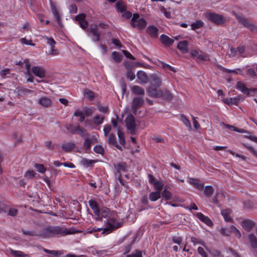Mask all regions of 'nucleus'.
Returning a JSON list of instances; mask_svg holds the SVG:
<instances>
[{"label": "nucleus", "mask_w": 257, "mask_h": 257, "mask_svg": "<svg viewBox=\"0 0 257 257\" xmlns=\"http://www.w3.org/2000/svg\"><path fill=\"white\" fill-rule=\"evenodd\" d=\"M94 151L99 154L103 155L104 149L101 145H96L93 148Z\"/></svg>", "instance_id": "nucleus-52"}, {"label": "nucleus", "mask_w": 257, "mask_h": 257, "mask_svg": "<svg viewBox=\"0 0 257 257\" xmlns=\"http://www.w3.org/2000/svg\"><path fill=\"white\" fill-rule=\"evenodd\" d=\"M206 18L210 22L216 25H222L226 21V18L221 15L208 13L205 14Z\"/></svg>", "instance_id": "nucleus-4"}, {"label": "nucleus", "mask_w": 257, "mask_h": 257, "mask_svg": "<svg viewBox=\"0 0 257 257\" xmlns=\"http://www.w3.org/2000/svg\"><path fill=\"white\" fill-rule=\"evenodd\" d=\"M126 77L128 79L130 80H133L136 77L135 73L131 71H127L126 74Z\"/></svg>", "instance_id": "nucleus-56"}, {"label": "nucleus", "mask_w": 257, "mask_h": 257, "mask_svg": "<svg viewBox=\"0 0 257 257\" xmlns=\"http://www.w3.org/2000/svg\"><path fill=\"white\" fill-rule=\"evenodd\" d=\"M116 8L118 11L123 13L126 10V7L122 1H119L116 3Z\"/></svg>", "instance_id": "nucleus-33"}, {"label": "nucleus", "mask_w": 257, "mask_h": 257, "mask_svg": "<svg viewBox=\"0 0 257 257\" xmlns=\"http://www.w3.org/2000/svg\"><path fill=\"white\" fill-rule=\"evenodd\" d=\"M96 221H102V218H105L106 221H105L106 227L104 228L102 234H108L116 229L121 227V224L117 222L116 220L113 217H111V212L110 209L107 207H102L99 210L98 215H96Z\"/></svg>", "instance_id": "nucleus-1"}, {"label": "nucleus", "mask_w": 257, "mask_h": 257, "mask_svg": "<svg viewBox=\"0 0 257 257\" xmlns=\"http://www.w3.org/2000/svg\"><path fill=\"white\" fill-rule=\"evenodd\" d=\"M196 216L201 221L206 224L209 226H212L213 224L211 219L207 216L204 215L202 213L198 212Z\"/></svg>", "instance_id": "nucleus-14"}, {"label": "nucleus", "mask_w": 257, "mask_h": 257, "mask_svg": "<svg viewBox=\"0 0 257 257\" xmlns=\"http://www.w3.org/2000/svg\"><path fill=\"white\" fill-rule=\"evenodd\" d=\"M126 126L127 129L131 132L132 135H135L136 133L135 119L134 116L132 114H128L125 118Z\"/></svg>", "instance_id": "nucleus-6"}, {"label": "nucleus", "mask_w": 257, "mask_h": 257, "mask_svg": "<svg viewBox=\"0 0 257 257\" xmlns=\"http://www.w3.org/2000/svg\"><path fill=\"white\" fill-rule=\"evenodd\" d=\"M43 250L44 252H45L47 253L50 254L54 256H57L60 255L62 254V252L61 251L49 250L48 249L44 248H43Z\"/></svg>", "instance_id": "nucleus-44"}, {"label": "nucleus", "mask_w": 257, "mask_h": 257, "mask_svg": "<svg viewBox=\"0 0 257 257\" xmlns=\"http://www.w3.org/2000/svg\"><path fill=\"white\" fill-rule=\"evenodd\" d=\"M117 172L118 173H120L121 171H125L126 169V165L125 163L122 162L121 163L117 164L115 166Z\"/></svg>", "instance_id": "nucleus-42"}, {"label": "nucleus", "mask_w": 257, "mask_h": 257, "mask_svg": "<svg viewBox=\"0 0 257 257\" xmlns=\"http://www.w3.org/2000/svg\"><path fill=\"white\" fill-rule=\"evenodd\" d=\"M82 137H89V134L87 132V131L83 127L77 125V133Z\"/></svg>", "instance_id": "nucleus-36"}, {"label": "nucleus", "mask_w": 257, "mask_h": 257, "mask_svg": "<svg viewBox=\"0 0 257 257\" xmlns=\"http://www.w3.org/2000/svg\"><path fill=\"white\" fill-rule=\"evenodd\" d=\"M162 196L166 200L171 199L172 198L171 193L165 189L162 193Z\"/></svg>", "instance_id": "nucleus-53"}, {"label": "nucleus", "mask_w": 257, "mask_h": 257, "mask_svg": "<svg viewBox=\"0 0 257 257\" xmlns=\"http://www.w3.org/2000/svg\"><path fill=\"white\" fill-rule=\"evenodd\" d=\"M39 103L44 107H48L51 105L52 101L47 97H42L39 99Z\"/></svg>", "instance_id": "nucleus-17"}, {"label": "nucleus", "mask_w": 257, "mask_h": 257, "mask_svg": "<svg viewBox=\"0 0 257 257\" xmlns=\"http://www.w3.org/2000/svg\"><path fill=\"white\" fill-rule=\"evenodd\" d=\"M188 42L184 40L180 41L178 43L177 48L179 49L183 53H187L188 52Z\"/></svg>", "instance_id": "nucleus-16"}, {"label": "nucleus", "mask_w": 257, "mask_h": 257, "mask_svg": "<svg viewBox=\"0 0 257 257\" xmlns=\"http://www.w3.org/2000/svg\"><path fill=\"white\" fill-rule=\"evenodd\" d=\"M36 174V173L34 171L28 170L25 173L24 176L28 179H33L35 177Z\"/></svg>", "instance_id": "nucleus-51"}, {"label": "nucleus", "mask_w": 257, "mask_h": 257, "mask_svg": "<svg viewBox=\"0 0 257 257\" xmlns=\"http://www.w3.org/2000/svg\"><path fill=\"white\" fill-rule=\"evenodd\" d=\"M203 23L200 20L196 21L195 22L191 25V29L193 30H195L197 29H199L203 26Z\"/></svg>", "instance_id": "nucleus-41"}, {"label": "nucleus", "mask_w": 257, "mask_h": 257, "mask_svg": "<svg viewBox=\"0 0 257 257\" xmlns=\"http://www.w3.org/2000/svg\"><path fill=\"white\" fill-rule=\"evenodd\" d=\"M32 92L33 91L27 88H21L18 90V94L20 96H23L26 94L28 93H32Z\"/></svg>", "instance_id": "nucleus-47"}, {"label": "nucleus", "mask_w": 257, "mask_h": 257, "mask_svg": "<svg viewBox=\"0 0 257 257\" xmlns=\"http://www.w3.org/2000/svg\"><path fill=\"white\" fill-rule=\"evenodd\" d=\"M224 125L226 127H227V128H228L230 130L234 131L235 132L241 133H246V131H245L244 129H239L234 126L231 125L227 124H224Z\"/></svg>", "instance_id": "nucleus-43"}, {"label": "nucleus", "mask_w": 257, "mask_h": 257, "mask_svg": "<svg viewBox=\"0 0 257 257\" xmlns=\"http://www.w3.org/2000/svg\"><path fill=\"white\" fill-rule=\"evenodd\" d=\"M80 25V27L84 30L86 32H87V29H88V23L87 21H85L84 20V21H82L81 22H80L79 23Z\"/></svg>", "instance_id": "nucleus-58"}, {"label": "nucleus", "mask_w": 257, "mask_h": 257, "mask_svg": "<svg viewBox=\"0 0 257 257\" xmlns=\"http://www.w3.org/2000/svg\"><path fill=\"white\" fill-rule=\"evenodd\" d=\"M11 254L14 257H31L28 254H25L22 251L10 250Z\"/></svg>", "instance_id": "nucleus-32"}, {"label": "nucleus", "mask_w": 257, "mask_h": 257, "mask_svg": "<svg viewBox=\"0 0 257 257\" xmlns=\"http://www.w3.org/2000/svg\"><path fill=\"white\" fill-rule=\"evenodd\" d=\"M117 136L119 139V143L123 146L125 145V139L124 137V133L122 131V128H118V131H117Z\"/></svg>", "instance_id": "nucleus-24"}, {"label": "nucleus", "mask_w": 257, "mask_h": 257, "mask_svg": "<svg viewBox=\"0 0 257 257\" xmlns=\"http://www.w3.org/2000/svg\"><path fill=\"white\" fill-rule=\"evenodd\" d=\"M84 93L86 96L87 98L90 100H93L95 98L94 93L88 89H85L84 90Z\"/></svg>", "instance_id": "nucleus-40"}, {"label": "nucleus", "mask_w": 257, "mask_h": 257, "mask_svg": "<svg viewBox=\"0 0 257 257\" xmlns=\"http://www.w3.org/2000/svg\"><path fill=\"white\" fill-rule=\"evenodd\" d=\"M241 225L245 231L248 232L255 226V223L252 220L246 219L241 221Z\"/></svg>", "instance_id": "nucleus-11"}, {"label": "nucleus", "mask_w": 257, "mask_h": 257, "mask_svg": "<svg viewBox=\"0 0 257 257\" xmlns=\"http://www.w3.org/2000/svg\"><path fill=\"white\" fill-rule=\"evenodd\" d=\"M69 12L71 14H76L77 12V8L76 5L72 4L69 6Z\"/></svg>", "instance_id": "nucleus-61"}, {"label": "nucleus", "mask_w": 257, "mask_h": 257, "mask_svg": "<svg viewBox=\"0 0 257 257\" xmlns=\"http://www.w3.org/2000/svg\"><path fill=\"white\" fill-rule=\"evenodd\" d=\"M93 143L92 140L89 138V137H87L84 138V142L83 143V149L86 151L89 150L90 149L91 145Z\"/></svg>", "instance_id": "nucleus-30"}, {"label": "nucleus", "mask_w": 257, "mask_h": 257, "mask_svg": "<svg viewBox=\"0 0 257 257\" xmlns=\"http://www.w3.org/2000/svg\"><path fill=\"white\" fill-rule=\"evenodd\" d=\"M34 167L39 173H44L46 171V168L43 164L36 163Z\"/></svg>", "instance_id": "nucleus-46"}, {"label": "nucleus", "mask_w": 257, "mask_h": 257, "mask_svg": "<svg viewBox=\"0 0 257 257\" xmlns=\"http://www.w3.org/2000/svg\"><path fill=\"white\" fill-rule=\"evenodd\" d=\"M160 41L165 45L170 46L173 45L174 42V40L169 38L168 36L163 34L160 36Z\"/></svg>", "instance_id": "nucleus-15"}, {"label": "nucleus", "mask_w": 257, "mask_h": 257, "mask_svg": "<svg viewBox=\"0 0 257 257\" xmlns=\"http://www.w3.org/2000/svg\"><path fill=\"white\" fill-rule=\"evenodd\" d=\"M18 210L17 209L15 208H10L8 214L12 216H15L18 214Z\"/></svg>", "instance_id": "nucleus-62"}, {"label": "nucleus", "mask_w": 257, "mask_h": 257, "mask_svg": "<svg viewBox=\"0 0 257 257\" xmlns=\"http://www.w3.org/2000/svg\"><path fill=\"white\" fill-rule=\"evenodd\" d=\"M231 212V211L229 209H224L221 211V214L226 221L230 222L232 221V218L230 217Z\"/></svg>", "instance_id": "nucleus-31"}, {"label": "nucleus", "mask_w": 257, "mask_h": 257, "mask_svg": "<svg viewBox=\"0 0 257 257\" xmlns=\"http://www.w3.org/2000/svg\"><path fill=\"white\" fill-rule=\"evenodd\" d=\"M161 63H162V66L163 68H164L165 69H168L169 70H171L174 72H176V70L173 67H172L171 66H170L167 64H166L163 62H162Z\"/></svg>", "instance_id": "nucleus-60"}, {"label": "nucleus", "mask_w": 257, "mask_h": 257, "mask_svg": "<svg viewBox=\"0 0 257 257\" xmlns=\"http://www.w3.org/2000/svg\"><path fill=\"white\" fill-rule=\"evenodd\" d=\"M230 231L234 234L238 238H240L241 236L240 231L233 225L230 226Z\"/></svg>", "instance_id": "nucleus-49"}, {"label": "nucleus", "mask_w": 257, "mask_h": 257, "mask_svg": "<svg viewBox=\"0 0 257 257\" xmlns=\"http://www.w3.org/2000/svg\"><path fill=\"white\" fill-rule=\"evenodd\" d=\"M198 252L201 254L203 257H207V254L205 251L204 249L202 247H199L198 248Z\"/></svg>", "instance_id": "nucleus-64"}, {"label": "nucleus", "mask_w": 257, "mask_h": 257, "mask_svg": "<svg viewBox=\"0 0 257 257\" xmlns=\"http://www.w3.org/2000/svg\"><path fill=\"white\" fill-rule=\"evenodd\" d=\"M237 89L240 90L243 94L249 95L248 89L241 82H238L236 84Z\"/></svg>", "instance_id": "nucleus-28"}, {"label": "nucleus", "mask_w": 257, "mask_h": 257, "mask_svg": "<svg viewBox=\"0 0 257 257\" xmlns=\"http://www.w3.org/2000/svg\"><path fill=\"white\" fill-rule=\"evenodd\" d=\"M32 72L40 78H43L45 76L46 71L43 68L38 66H34L32 68Z\"/></svg>", "instance_id": "nucleus-12"}, {"label": "nucleus", "mask_w": 257, "mask_h": 257, "mask_svg": "<svg viewBox=\"0 0 257 257\" xmlns=\"http://www.w3.org/2000/svg\"><path fill=\"white\" fill-rule=\"evenodd\" d=\"M93 113V109L91 107L84 108V114L86 116H90Z\"/></svg>", "instance_id": "nucleus-54"}, {"label": "nucleus", "mask_w": 257, "mask_h": 257, "mask_svg": "<svg viewBox=\"0 0 257 257\" xmlns=\"http://www.w3.org/2000/svg\"><path fill=\"white\" fill-rule=\"evenodd\" d=\"M203 189L204 194L207 197H210L214 192V189L211 186H206Z\"/></svg>", "instance_id": "nucleus-29"}, {"label": "nucleus", "mask_w": 257, "mask_h": 257, "mask_svg": "<svg viewBox=\"0 0 257 257\" xmlns=\"http://www.w3.org/2000/svg\"><path fill=\"white\" fill-rule=\"evenodd\" d=\"M72 233L70 230L64 227L49 226L43 230L41 235L44 238L58 237L71 234Z\"/></svg>", "instance_id": "nucleus-2"}, {"label": "nucleus", "mask_w": 257, "mask_h": 257, "mask_svg": "<svg viewBox=\"0 0 257 257\" xmlns=\"http://www.w3.org/2000/svg\"><path fill=\"white\" fill-rule=\"evenodd\" d=\"M75 147V145L73 143H67L63 144L62 145V149L65 152H70Z\"/></svg>", "instance_id": "nucleus-25"}, {"label": "nucleus", "mask_w": 257, "mask_h": 257, "mask_svg": "<svg viewBox=\"0 0 257 257\" xmlns=\"http://www.w3.org/2000/svg\"><path fill=\"white\" fill-rule=\"evenodd\" d=\"M117 136L119 139V143L123 146L125 145V139L124 137V133L122 131V128H118V131H117Z\"/></svg>", "instance_id": "nucleus-23"}, {"label": "nucleus", "mask_w": 257, "mask_h": 257, "mask_svg": "<svg viewBox=\"0 0 257 257\" xmlns=\"http://www.w3.org/2000/svg\"><path fill=\"white\" fill-rule=\"evenodd\" d=\"M144 103V100L141 97H135L133 99L132 104V110L135 114H137V111Z\"/></svg>", "instance_id": "nucleus-9"}, {"label": "nucleus", "mask_w": 257, "mask_h": 257, "mask_svg": "<svg viewBox=\"0 0 257 257\" xmlns=\"http://www.w3.org/2000/svg\"><path fill=\"white\" fill-rule=\"evenodd\" d=\"M236 17L238 22L245 27L248 29L252 33L257 34V26L250 23L247 19L241 16H236Z\"/></svg>", "instance_id": "nucleus-5"}, {"label": "nucleus", "mask_w": 257, "mask_h": 257, "mask_svg": "<svg viewBox=\"0 0 257 257\" xmlns=\"http://www.w3.org/2000/svg\"><path fill=\"white\" fill-rule=\"evenodd\" d=\"M131 24L132 27L137 28L139 30H142L145 28L147 23L144 18H140L138 14H134L131 20Z\"/></svg>", "instance_id": "nucleus-3"}, {"label": "nucleus", "mask_w": 257, "mask_h": 257, "mask_svg": "<svg viewBox=\"0 0 257 257\" xmlns=\"http://www.w3.org/2000/svg\"><path fill=\"white\" fill-rule=\"evenodd\" d=\"M161 97L166 100L170 101L172 100L173 95L169 90H166L164 92L162 91Z\"/></svg>", "instance_id": "nucleus-38"}, {"label": "nucleus", "mask_w": 257, "mask_h": 257, "mask_svg": "<svg viewBox=\"0 0 257 257\" xmlns=\"http://www.w3.org/2000/svg\"><path fill=\"white\" fill-rule=\"evenodd\" d=\"M224 102L228 105H237V99L235 98H226L224 100Z\"/></svg>", "instance_id": "nucleus-45"}, {"label": "nucleus", "mask_w": 257, "mask_h": 257, "mask_svg": "<svg viewBox=\"0 0 257 257\" xmlns=\"http://www.w3.org/2000/svg\"><path fill=\"white\" fill-rule=\"evenodd\" d=\"M161 197L159 191L152 192L149 195V199L152 201H155Z\"/></svg>", "instance_id": "nucleus-37"}, {"label": "nucleus", "mask_w": 257, "mask_h": 257, "mask_svg": "<svg viewBox=\"0 0 257 257\" xmlns=\"http://www.w3.org/2000/svg\"><path fill=\"white\" fill-rule=\"evenodd\" d=\"M51 11L52 12V13H53V15L54 16L58 25L61 28L63 27V26L62 23L61 22V16H60L59 13H58V10H57L56 7L52 4H51Z\"/></svg>", "instance_id": "nucleus-13"}, {"label": "nucleus", "mask_w": 257, "mask_h": 257, "mask_svg": "<svg viewBox=\"0 0 257 257\" xmlns=\"http://www.w3.org/2000/svg\"><path fill=\"white\" fill-rule=\"evenodd\" d=\"M67 130L72 134H76L77 131V125L68 124L66 126Z\"/></svg>", "instance_id": "nucleus-50"}, {"label": "nucleus", "mask_w": 257, "mask_h": 257, "mask_svg": "<svg viewBox=\"0 0 257 257\" xmlns=\"http://www.w3.org/2000/svg\"><path fill=\"white\" fill-rule=\"evenodd\" d=\"M151 77L152 82L150 85H153L154 86L156 87H160L161 85L162 81L158 76L156 74H153L151 75Z\"/></svg>", "instance_id": "nucleus-22"}, {"label": "nucleus", "mask_w": 257, "mask_h": 257, "mask_svg": "<svg viewBox=\"0 0 257 257\" xmlns=\"http://www.w3.org/2000/svg\"><path fill=\"white\" fill-rule=\"evenodd\" d=\"M111 130V126H110V125L108 124V125H105L104 126V128H103L104 136L107 137L108 136V133L110 132Z\"/></svg>", "instance_id": "nucleus-59"}, {"label": "nucleus", "mask_w": 257, "mask_h": 257, "mask_svg": "<svg viewBox=\"0 0 257 257\" xmlns=\"http://www.w3.org/2000/svg\"><path fill=\"white\" fill-rule=\"evenodd\" d=\"M107 143L109 145L115 147L118 150L122 151V148L118 145L116 137L113 133H111L108 135Z\"/></svg>", "instance_id": "nucleus-10"}, {"label": "nucleus", "mask_w": 257, "mask_h": 257, "mask_svg": "<svg viewBox=\"0 0 257 257\" xmlns=\"http://www.w3.org/2000/svg\"><path fill=\"white\" fill-rule=\"evenodd\" d=\"M89 205L91 208L93 210L95 215H98L100 209L97 202L93 199H91L88 201Z\"/></svg>", "instance_id": "nucleus-21"}, {"label": "nucleus", "mask_w": 257, "mask_h": 257, "mask_svg": "<svg viewBox=\"0 0 257 257\" xmlns=\"http://www.w3.org/2000/svg\"><path fill=\"white\" fill-rule=\"evenodd\" d=\"M132 91L133 93L136 95H142L145 94V90L141 87L138 85H134L131 88Z\"/></svg>", "instance_id": "nucleus-26"}, {"label": "nucleus", "mask_w": 257, "mask_h": 257, "mask_svg": "<svg viewBox=\"0 0 257 257\" xmlns=\"http://www.w3.org/2000/svg\"><path fill=\"white\" fill-rule=\"evenodd\" d=\"M104 118V116H100L99 115H96L93 117L92 121L94 123L99 125L102 123Z\"/></svg>", "instance_id": "nucleus-39"}, {"label": "nucleus", "mask_w": 257, "mask_h": 257, "mask_svg": "<svg viewBox=\"0 0 257 257\" xmlns=\"http://www.w3.org/2000/svg\"><path fill=\"white\" fill-rule=\"evenodd\" d=\"M86 15L84 14H80L76 16L75 19L76 21H78L79 23L84 21L85 19Z\"/></svg>", "instance_id": "nucleus-57"}, {"label": "nucleus", "mask_w": 257, "mask_h": 257, "mask_svg": "<svg viewBox=\"0 0 257 257\" xmlns=\"http://www.w3.org/2000/svg\"><path fill=\"white\" fill-rule=\"evenodd\" d=\"M46 147L50 150H54L55 147H59L58 145L53 144L51 141H46L45 142Z\"/></svg>", "instance_id": "nucleus-55"}, {"label": "nucleus", "mask_w": 257, "mask_h": 257, "mask_svg": "<svg viewBox=\"0 0 257 257\" xmlns=\"http://www.w3.org/2000/svg\"><path fill=\"white\" fill-rule=\"evenodd\" d=\"M148 34L153 38H157L158 35V29L154 26H149L147 29Z\"/></svg>", "instance_id": "nucleus-19"}, {"label": "nucleus", "mask_w": 257, "mask_h": 257, "mask_svg": "<svg viewBox=\"0 0 257 257\" xmlns=\"http://www.w3.org/2000/svg\"><path fill=\"white\" fill-rule=\"evenodd\" d=\"M153 185L155 188L157 190V191H160L162 190L164 184L160 181H156L154 184Z\"/></svg>", "instance_id": "nucleus-48"}, {"label": "nucleus", "mask_w": 257, "mask_h": 257, "mask_svg": "<svg viewBox=\"0 0 257 257\" xmlns=\"http://www.w3.org/2000/svg\"><path fill=\"white\" fill-rule=\"evenodd\" d=\"M159 87L150 85L147 89L149 95L153 98L161 97L162 95V90Z\"/></svg>", "instance_id": "nucleus-7"}, {"label": "nucleus", "mask_w": 257, "mask_h": 257, "mask_svg": "<svg viewBox=\"0 0 257 257\" xmlns=\"http://www.w3.org/2000/svg\"><path fill=\"white\" fill-rule=\"evenodd\" d=\"M138 79L141 83H147L148 81V77L147 74L143 71H139L137 74Z\"/></svg>", "instance_id": "nucleus-18"}, {"label": "nucleus", "mask_w": 257, "mask_h": 257, "mask_svg": "<svg viewBox=\"0 0 257 257\" xmlns=\"http://www.w3.org/2000/svg\"><path fill=\"white\" fill-rule=\"evenodd\" d=\"M127 257H142V252L140 250H137L136 253H133L127 255Z\"/></svg>", "instance_id": "nucleus-63"}, {"label": "nucleus", "mask_w": 257, "mask_h": 257, "mask_svg": "<svg viewBox=\"0 0 257 257\" xmlns=\"http://www.w3.org/2000/svg\"><path fill=\"white\" fill-rule=\"evenodd\" d=\"M112 58L116 63H119L121 61L122 56L118 52H113L111 54Z\"/></svg>", "instance_id": "nucleus-34"}, {"label": "nucleus", "mask_w": 257, "mask_h": 257, "mask_svg": "<svg viewBox=\"0 0 257 257\" xmlns=\"http://www.w3.org/2000/svg\"><path fill=\"white\" fill-rule=\"evenodd\" d=\"M98 25H91L89 28L87 29V32L89 35L90 34L92 36V40L94 42H97L99 40L100 33L97 31Z\"/></svg>", "instance_id": "nucleus-8"}, {"label": "nucleus", "mask_w": 257, "mask_h": 257, "mask_svg": "<svg viewBox=\"0 0 257 257\" xmlns=\"http://www.w3.org/2000/svg\"><path fill=\"white\" fill-rule=\"evenodd\" d=\"M97 161L95 160H88L86 158H84L81 161V164L86 167H93L94 165V164Z\"/></svg>", "instance_id": "nucleus-35"}, {"label": "nucleus", "mask_w": 257, "mask_h": 257, "mask_svg": "<svg viewBox=\"0 0 257 257\" xmlns=\"http://www.w3.org/2000/svg\"><path fill=\"white\" fill-rule=\"evenodd\" d=\"M189 182L198 190H201L204 188V184L203 183H200L199 180L197 179L190 178Z\"/></svg>", "instance_id": "nucleus-20"}, {"label": "nucleus", "mask_w": 257, "mask_h": 257, "mask_svg": "<svg viewBox=\"0 0 257 257\" xmlns=\"http://www.w3.org/2000/svg\"><path fill=\"white\" fill-rule=\"evenodd\" d=\"M248 239L250 243L251 246L253 248H257V238L253 233L248 234Z\"/></svg>", "instance_id": "nucleus-27"}]
</instances>
